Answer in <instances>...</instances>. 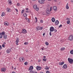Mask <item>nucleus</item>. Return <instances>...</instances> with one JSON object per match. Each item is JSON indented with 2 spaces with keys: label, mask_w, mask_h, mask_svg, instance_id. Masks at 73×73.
<instances>
[{
  "label": "nucleus",
  "mask_w": 73,
  "mask_h": 73,
  "mask_svg": "<svg viewBox=\"0 0 73 73\" xmlns=\"http://www.w3.org/2000/svg\"><path fill=\"white\" fill-rule=\"evenodd\" d=\"M43 61H46V59H43Z\"/></svg>",
  "instance_id": "obj_41"
},
{
  "label": "nucleus",
  "mask_w": 73,
  "mask_h": 73,
  "mask_svg": "<svg viewBox=\"0 0 73 73\" xmlns=\"http://www.w3.org/2000/svg\"><path fill=\"white\" fill-rule=\"evenodd\" d=\"M25 20H26V21H27V20L28 19V18L26 17L25 18Z\"/></svg>",
  "instance_id": "obj_49"
},
{
  "label": "nucleus",
  "mask_w": 73,
  "mask_h": 73,
  "mask_svg": "<svg viewBox=\"0 0 73 73\" xmlns=\"http://www.w3.org/2000/svg\"><path fill=\"white\" fill-rule=\"evenodd\" d=\"M15 9L16 11V12H18V10H17V9Z\"/></svg>",
  "instance_id": "obj_48"
},
{
  "label": "nucleus",
  "mask_w": 73,
  "mask_h": 73,
  "mask_svg": "<svg viewBox=\"0 0 73 73\" xmlns=\"http://www.w3.org/2000/svg\"><path fill=\"white\" fill-rule=\"evenodd\" d=\"M49 35L50 36H52V32H51V31H50V32Z\"/></svg>",
  "instance_id": "obj_39"
},
{
  "label": "nucleus",
  "mask_w": 73,
  "mask_h": 73,
  "mask_svg": "<svg viewBox=\"0 0 73 73\" xmlns=\"http://www.w3.org/2000/svg\"><path fill=\"white\" fill-rule=\"evenodd\" d=\"M19 60L20 62H21V61L24 62L25 61V58L23 57H21L19 58Z\"/></svg>",
  "instance_id": "obj_2"
},
{
  "label": "nucleus",
  "mask_w": 73,
  "mask_h": 73,
  "mask_svg": "<svg viewBox=\"0 0 73 73\" xmlns=\"http://www.w3.org/2000/svg\"><path fill=\"white\" fill-rule=\"evenodd\" d=\"M2 46L3 48H4V47H5V45H4V44H3L2 45Z\"/></svg>",
  "instance_id": "obj_42"
},
{
  "label": "nucleus",
  "mask_w": 73,
  "mask_h": 73,
  "mask_svg": "<svg viewBox=\"0 0 73 73\" xmlns=\"http://www.w3.org/2000/svg\"><path fill=\"white\" fill-rule=\"evenodd\" d=\"M40 30V27H39V28H38V30Z\"/></svg>",
  "instance_id": "obj_56"
},
{
  "label": "nucleus",
  "mask_w": 73,
  "mask_h": 73,
  "mask_svg": "<svg viewBox=\"0 0 73 73\" xmlns=\"http://www.w3.org/2000/svg\"><path fill=\"white\" fill-rule=\"evenodd\" d=\"M58 24H59V21H58V20H56L55 22V25H58Z\"/></svg>",
  "instance_id": "obj_13"
},
{
  "label": "nucleus",
  "mask_w": 73,
  "mask_h": 73,
  "mask_svg": "<svg viewBox=\"0 0 73 73\" xmlns=\"http://www.w3.org/2000/svg\"><path fill=\"white\" fill-rule=\"evenodd\" d=\"M42 27H41L40 28V30H42Z\"/></svg>",
  "instance_id": "obj_46"
},
{
  "label": "nucleus",
  "mask_w": 73,
  "mask_h": 73,
  "mask_svg": "<svg viewBox=\"0 0 73 73\" xmlns=\"http://www.w3.org/2000/svg\"><path fill=\"white\" fill-rule=\"evenodd\" d=\"M36 22H37V20H36V22H35L36 23Z\"/></svg>",
  "instance_id": "obj_63"
},
{
  "label": "nucleus",
  "mask_w": 73,
  "mask_h": 73,
  "mask_svg": "<svg viewBox=\"0 0 73 73\" xmlns=\"http://www.w3.org/2000/svg\"><path fill=\"white\" fill-rule=\"evenodd\" d=\"M25 11V10L24 9H23L22 10V11H21L22 14L23 13H24V12Z\"/></svg>",
  "instance_id": "obj_30"
},
{
  "label": "nucleus",
  "mask_w": 73,
  "mask_h": 73,
  "mask_svg": "<svg viewBox=\"0 0 73 73\" xmlns=\"http://www.w3.org/2000/svg\"><path fill=\"white\" fill-rule=\"evenodd\" d=\"M40 23H43V20H41L40 21Z\"/></svg>",
  "instance_id": "obj_35"
},
{
  "label": "nucleus",
  "mask_w": 73,
  "mask_h": 73,
  "mask_svg": "<svg viewBox=\"0 0 73 73\" xmlns=\"http://www.w3.org/2000/svg\"><path fill=\"white\" fill-rule=\"evenodd\" d=\"M53 9L54 11H56L57 9V8L56 6H54L53 7Z\"/></svg>",
  "instance_id": "obj_18"
},
{
  "label": "nucleus",
  "mask_w": 73,
  "mask_h": 73,
  "mask_svg": "<svg viewBox=\"0 0 73 73\" xmlns=\"http://www.w3.org/2000/svg\"><path fill=\"white\" fill-rule=\"evenodd\" d=\"M27 30L25 29H23L22 31V33H27Z\"/></svg>",
  "instance_id": "obj_8"
},
{
  "label": "nucleus",
  "mask_w": 73,
  "mask_h": 73,
  "mask_svg": "<svg viewBox=\"0 0 73 73\" xmlns=\"http://www.w3.org/2000/svg\"><path fill=\"white\" fill-rule=\"evenodd\" d=\"M46 12L47 14L48 15H49L50 13V11H49V9H47L46 10Z\"/></svg>",
  "instance_id": "obj_7"
},
{
  "label": "nucleus",
  "mask_w": 73,
  "mask_h": 73,
  "mask_svg": "<svg viewBox=\"0 0 73 73\" xmlns=\"http://www.w3.org/2000/svg\"><path fill=\"white\" fill-rule=\"evenodd\" d=\"M45 69L46 70H48V69H49V68H48V66H46Z\"/></svg>",
  "instance_id": "obj_32"
},
{
  "label": "nucleus",
  "mask_w": 73,
  "mask_h": 73,
  "mask_svg": "<svg viewBox=\"0 0 73 73\" xmlns=\"http://www.w3.org/2000/svg\"><path fill=\"white\" fill-rule=\"evenodd\" d=\"M41 49H42V50H44V48H41Z\"/></svg>",
  "instance_id": "obj_55"
},
{
  "label": "nucleus",
  "mask_w": 73,
  "mask_h": 73,
  "mask_svg": "<svg viewBox=\"0 0 73 73\" xmlns=\"http://www.w3.org/2000/svg\"><path fill=\"white\" fill-rule=\"evenodd\" d=\"M68 67L67 66V65L66 64H64V69H66Z\"/></svg>",
  "instance_id": "obj_24"
},
{
  "label": "nucleus",
  "mask_w": 73,
  "mask_h": 73,
  "mask_svg": "<svg viewBox=\"0 0 73 73\" xmlns=\"http://www.w3.org/2000/svg\"><path fill=\"white\" fill-rule=\"evenodd\" d=\"M33 8L34 9L36 8V10L37 11H38V9H39V8H37V5H35V6H34Z\"/></svg>",
  "instance_id": "obj_10"
},
{
  "label": "nucleus",
  "mask_w": 73,
  "mask_h": 73,
  "mask_svg": "<svg viewBox=\"0 0 73 73\" xmlns=\"http://www.w3.org/2000/svg\"><path fill=\"white\" fill-rule=\"evenodd\" d=\"M30 73H32V70L30 71Z\"/></svg>",
  "instance_id": "obj_58"
},
{
  "label": "nucleus",
  "mask_w": 73,
  "mask_h": 73,
  "mask_svg": "<svg viewBox=\"0 0 73 73\" xmlns=\"http://www.w3.org/2000/svg\"><path fill=\"white\" fill-rule=\"evenodd\" d=\"M27 21H27L28 22H30V19H28L27 21Z\"/></svg>",
  "instance_id": "obj_38"
},
{
  "label": "nucleus",
  "mask_w": 73,
  "mask_h": 73,
  "mask_svg": "<svg viewBox=\"0 0 73 73\" xmlns=\"http://www.w3.org/2000/svg\"><path fill=\"white\" fill-rule=\"evenodd\" d=\"M54 32H57V30L56 29L54 30Z\"/></svg>",
  "instance_id": "obj_47"
},
{
  "label": "nucleus",
  "mask_w": 73,
  "mask_h": 73,
  "mask_svg": "<svg viewBox=\"0 0 73 73\" xmlns=\"http://www.w3.org/2000/svg\"><path fill=\"white\" fill-rule=\"evenodd\" d=\"M66 20H69V19L67 18L66 19Z\"/></svg>",
  "instance_id": "obj_59"
},
{
  "label": "nucleus",
  "mask_w": 73,
  "mask_h": 73,
  "mask_svg": "<svg viewBox=\"0 0 73 73\" xmlns=\"http://www.w3.org/2000/svg\"><path fill=\"white\" fill-rule=\"evenodd\" d=\"M39 28V27H36V30L37 31H38V28Z\"/></svg>",
  "instance_id": "obj_31"
},
{
  "label": "nucleus",
  "mask_w": 73,
  "mask_h": 73,
  "mask_svg": "<svg viewBox=\"0 0 73 73\" xmlns=\"http://www.w3.org/2000/svg\"><path fill=\"white\" fill-rule=\"evenodd\" d=\"M70 53L72 54H73V50H72L70 51Z\"/></svg>",
  "instance_id": "obj_28"
},
{
  "label": "nucleus",
  "mask_w": 73,
  "mask_h": 73,
  "mask_svg": "<svg viewBox=\"0 0 73 73\" xmlns=\"http://www.w3.org/2000/svg\"><path fill=\"white\" fill-rule=\"evenodd\" d=\"M3 37L4 39H7V35H4L3 36Z\"/></svg>",
  "instance_id": "obj_17"
},
{
  "label": "nucleus",
  "mask_w": 73,
  "mask_h": 73,
  "mask_svg": "<svg viewBox=\"0 0 73 73\" xmlns=\"http://www.w3.org/2000/svg\"><path fill=\"white\" fill-rule=\"evenodd\" d=\"M1 33V34L2 35V36H4V35H5V33L4 32H3L2 33Z\"/></svg>",
  "instance_id": "obj_19"
},
{
  "label": "nucleus",
  "mask_w": 73,
  "mask_h": 73,
  "mask_svg": "<svg viewBox=\"0 0 73 73\" xmlns=\"http://www.w3.org/2000/svg\"><path fill=\"white\" fill-rule=\"evenodd\" d=\"M70 23V21H67V24H69V23Z\"/></svg>",
  "instance_id": "obj_29"
},
{
  "label": "nucleus",
  "mask_w": 73,
  "mask_h": 73,
  "mask_svg": "<svg viewBox=\"0 0 73 73\" xmlns=\"http://www.w3.org/2000/svg\"><path fill=\"white\" fill-rule=\"evenodd\" d=\"M43 58H46V56H44L43 57Z\"/></svg>",
  "instance_id": "obj_54"
},
{
  "label": "nucleus",
  "mask_w": 73,
  "mask_h": 73,
  "mask_svg": "<svg viewBox=\"0 0 73 73\" xmlns=\"http://www.w3.org/2000/svg\"><path fill=\"white\" fill-rule=\"evenodd\" d=\"M23 16L24 17H27V14L26 13H24Z\"/></svg>",
  "instance_id": "obj_27"
},
{
  "label": "nucleus",
  "mask_w": 73,
  "mask_h": 73,
  "mask_svg": "<svg viewBox=\"0 0 73 73\" xmlns=\"http://www.w3.org/2000/svg\"><path fill=\"white\" fill-rule=\"evenodd\" d=\"M54 29L53 27H51L50 28V32H53Z\"/></svg>",
  "instance_id": "obj_5"
},
{
  "label": "nucleus",
  "mask_w": 73,
  "mask_h": 73,
  "mask_svg": "<svg viewBox=\"0 0 73 73\" xmlns=\"http://www.w3.org/2000/svg\"><path fill=\"white\" fill-rule=\"evenodd\" d=\"M45 33H44L43 34V36H45Z\"/></svg>",
  "instance_id": "obj_52"
},
{
  "label": "nucleus",
  "mask_w": 73,
  "mask_h": 73,
  "mask_svg": "<svg viewBox=\"0 0 73 73\" xmlns=\"http://www.w3.org/2000/svg\"><path fill=\"white\" fill-rule=\"evenodd\" d=\"M4 25L6 26H8L9 25V23L8 22H5L4 23Z\"/></svg>",
  "instance_id": "obj_11"
},
{
  "label": "nucleus",
  "mask_w": 73,
  "mask_h": 73,
  "mask_svg": "<svg viewBox=\"0 0 73 73\" xmlns=\"http://www.w3.org/2000/svg\"><path fill=\"white\" fill-rule=\"evenodd\" d=\"M11 50L9 49V50H7V51H6V52L8 54H9V53H11Z\"/></svg>",
  "instance_id": "obj_14"
},
{
  "label": "nucleus",
  "mask_w": 73,
  "mask_h": 73,
  "mask_svg": "<svg viewBox=\"0 0 73 73\" xmlns=\"http://www.w3.org/2000/svg\"><path fill=\"white\" fill-rule=\"evenodd\" d=\"M25 12H26V13H29V11H25Z\"/></svg>",
  "instance_id": "obj_44"
},
{
  "label": "nucleus",
  "mask_w": 73,
  "mask_h": 73,
  "mask_svg": "<svg viewBox=\"0 0 73 73\" xmlns=\"http://www.w3.org/2000/svg\"><path fill=\"white\" fill-rule=\"evenodd\" d=\"M5 15V13H4V12H3L1 16L2 17H3V16H4Z\"/></svg>",
  "instance_id": "obj_25"
},
{
  "label": "nucleus",
  "mask_w": 73,
  "mask_h": 73,
  "mask_svg": "<svg viewBox=\"0 0 73 73\" xmlns=\"http://www.w3.org/2000/svg\"><path fill=\"white\" fill-rule=\"evenodd\" d=\"M42 68L41 67H40L39 66H37L36 67V69L37 70H41Z\"/></svg>",
  "instance_id": "obj_9"
},
{
  "label": "nucleus",
  "mask_w": 73,
  "mask_h": 73,
  "mask_svg": "<svg viewBox=\"0 0 73 73\" xmlns=\"http://www.w3.org/2000/svg\"><path fill=\"white\" fill-rule=\"evenodd\" d=\"M60 65H63L64 64V62H62L61 63V62H60L59 63Z\"/></svg>",
  "instance_id": "obj_23"
},
{
  "label": "nucleus",
  "mask_w": 73,
  "mask_h": 73,
  "mask_svg": "<svg viewBox=\"0 0 73 73\" xmlns=\"http://www.w3.org/2000/svg\"><path fill=\"white\" fill-rule=\"evenodd\" d=\"M45 1V0H38V2L40 4H44Z\"/></svg>",
  "instance_id": "obj_4"
},
{
  "label": "nucleus",
  "mask_w": 73,
  "mask_h": 73,
  "mask_svg": "<svg viewBox=\"0 0 73 73\" xmlns=\"http://www.w3.org/2000/svg\"><path fill=\"white\" fill-rule=\"evenodd\" d=\"M33 69V67L32 66H31L30 67L29 70H32Z\"/></svg>",
  "instance_id": "obj_16"
},
{
  "label": "nucleus",
  "mask_w": 73,
  "mask_h": 73,
  "mask_svg": "<svg viewBox=\"0 0 73 73\" xmlns=\"http://www.w3.org/2000/svg\"><path fill=\"white\" fill-rule=\"evenodd\" d=\"M51 20L52 22H53V23H54L55 21V19L54 18H52Z\"/></svg>",
  "instance_id": "obj_21"
},
{
  "label": "nucleus",
  "mask_w": 73,
  "mask_h": 73,
  "mask_svg": "<svg viewBox=\"0 0 73 73\" xmlns=\"http://www.w3.org/2000/svg\"><path fill=\"white\" fill-rule=\"evenodd\" d=\"M26 9L27 11H28V9H29L28 8H27Z\"/></svg>",
  "instance_id": "obj_53"
},
{
  "label": "nucleus",
  "mask_w": 73,
  "mask_h": 73,
  "mask_svg": "<svg viewBox=\"0 0 73 73\" xmlns=\"http://www.w3.org/2000/svg\"><path fill=\"white\" fill-rule=\"evenodd\" d=\"M54 0V1L55 2H56V1H57V0Z\"/></svg>",
  "instance_id": "obj_62"
},
{
  "label": "nucleus",
  "mask_w": 73,
  "mask_h": 73,
  "mask_svg": "<svg viewBox=\"0 0 73 73\" xmlns=\"http://www.w3.org/2000/svg\"><path fill=\"white\" fill-rule=\"evenodd\" d=\"M46 73H50V72L49 71H47L46 72Z\"/></svg>",
  "instance_id": "obj_40"
},
{
  "label": "nucleus",
  "mask_w": 73,
  "mask_h": 73,
  "mask_svg": "<svg viewBox=\"0 0 73 73\" xmlns=\"http://www.w3.org/2000/svg\"><path fill=\"white\" fill-rule=\"evenodd\" d=\"M61 50H62V51L63 50H64V48H60Z\"/></svg>",
  "instance_id": "obj_33"
},
{
  "label": "nucleus",
  "mask_w": 73,
  "mask_h": 73,
  "mask_svg": "<svg viewBox=\"0 0 73 73\" xmlns=\"http://www.w3.org/2000/svg\"><path fill=\"white\" fill-rule=\"evenodd\" d=\"M71 2H72V3H73V0H72L71 1Z\"/></svg>",
  "instance_id": "obj_57"
},
{
  "label": "nucleus",
  "mask_w": 73,
  "mask_h": 73,
  "mask_svg": "<svg viewBox=\"0 0 73 73\" xmlns=\"http://www.w3.org/2000/svg\"><path fill=\"white\" fill-rule=\"evenodd\" d=\"M19 41V39L18 38H17L16 40L15 41L16 45H18Z\"/></svg>",
  "instance_id": "obj_6"
},
{
  "label": "nucleus",
  "mask_w": 73,
  "mask_h": 73,
  "mask_svg": "<svg viewBox=\"0 0 73 73\" xmlns=\"http://www.w3.org/2000/svg\"><path fill=\"white\" fill-rule=\"evenodd\" d=\"M45 44L47 45H49V43H48V42H46Z\"/></svg>",
  "instance_id": "obj_37"
},
{
  "label": "nucleus",
  "mask_w": 73,
  "mask_h": 73,
  "mask_svg": "<svg viewBox=\"0 0 73 73\" xmlns=\"http://www.w3.org/2000/svg\"><path fill=\"white\" fill-rule=\"evenodd\" d=\"M24 64L25 65H28V63L27 62H26Z\"/></svg>",
  "instance_id": "obj_34"
},
{
  "label": "nucleus",
  "mask_w": 73,
  "mask_h": 73,
  "mask_svg": "<svg viewBox=\"0 0 73 73\" xmlns=\"http://www.w3.org/2000/svg\"><path fill=\"white\" fill-rule=\"evenodd\" d=\"M6 11L7 12H11V9L7 8L6 9Z\"/></svg>",
  "instance_id": "obj_12"
},
{
  "label": "nucleus",
  "mask_w": 73,
  "mask_h": 73,
  "mask_svg": "<svg viewBox=\"0 0 73 73\" xmlns=\"http://www.w3.org/2000/svg\"><path fill=\"white\" fill-rule=\"evenodd\" d=\"M2 48V47L1 45H0V48H1V49Z\"/></svg>",
  "instance_id": "obj_50"
},
{
  "label": "nucleus",
  "mask_w": 73,
  "mask_h": 73,
  "mask_svg": "<svg viewBox=\"0 0 73 73\" xmlns=\"http://www.w3.org/2000/svg\"><path fill=\"white\" fill-rule=\"evenodd\" d=\"M24 44L25 45H28V42H25Z\"/></svg>",
  "instance_id": "obj_36"
},
{
  "label": "nucleus",
  "mask_w": 73,
  "mask_h": 73,
  "mask_svg": "<svg viewBox=\"0 0 73 73\" xmlns=\"http://www.w3.org/2000/svg\"><path fill=\"white\" fill-rule=\"evenodd\" d=\"M52 7H50V11H52Z\"/></svg>",
  "instance_id": "obj_51"
},
{
  "label": "nucleus",
  "mask_w": 73,
  "mask_h": 73,
  "mask_svg": "<svg viewBox=\"0 0 73 73\" xmlns=\"http://www.w3.org/2000/svg\"><path fill=\"white\" fill-rule=\"evenodd\" d=\"M62 68H64V65L63 66Z\"/></svg>",
  "instance_id": "obj_64"
},
{
  "label": "nucleus",
  "mask_w": 73,
  "mask_h": 73,
  "mask_svg": "<svg viewBox=\"0 0 73 73\" xmlns=\"http://www.w3.org/2000/svg\"><path fill=\"white\" fill-rule=\"evenodd\" d=\"M62 27V25H60L59 26V28H60V27Z\"/></svg>",
  "instance_id": "obj_45"
},
{
  "label": "nucleus",
  "mask_w": 73,
  "mask_h": 73,
  "mask_svg": "<svg viewBox=\"0 0 73 73\" xmlns=\"http://www.w3.org/2000/svg\"><path fill=\"white\" fill-rule=\"evenodd\" d=\"M69 40L70 41H73V36L72 35H70L69 36L68 38Z\"/></svg>",
  "instance_id": "obj_3"
},
{
  "label": "nucleus",
  "mask_w": 73,
  "mask_h": 73,
  "mask_svg": "<svg viewBox=\"0 0 73 73\" xmlns=\"http://www.w3.org/2000/svg\"><path fill=\"white\" fill-rule=\"evenodd\" d=\"M35 19L36 20H37V17H35Z\"/></svg>",
  "instance_id": "obj_60"
},
{
  "label": "nucleus",
  "mask_w": 73,
  "mask_h": 73,
  "mask_svg": "<svg viewBox=\"0 0 73 73\" xmlns=\"http://www.w3.org/2000/svg\"><path fill=\"white\" fill-rule=\"evenodd\" d=\"M1 70L2 71V72H5L6 70H5V68H2L1 69Z\"/></svg>",
  "instance_id": "obj_15"
},
{
  "label": "nucleus",
  "mask_w": 73,
  "mask_h": 73,
  "mask_svg": "<svg viewBox=\"0 0 73 73\" xmlns=\"http://www.w3.org/2000/svg\"><path fill=\"white\" fill-rule=\"evenodd\" d=\"M68 61L70 64H72L73 63V60L71 58H68Z\"/></svg>",
  "instance_id": "obj_1"
},
{
  "label": "nucleus",
  "mask_w": 73,
  "mask_h": 73,
  "mask_svg": "<svg viewBox=\"0 0 73 73\" xmlns=\"http://www.w3.org/2000/svg\"><path fill=\"white\" fill-rule=\"evenodd\" d=\"M9 5H11L12 4V1L11 0H9Z\"/></svg>",
  "instance_id": "obj_22"
},
{
  "label": "nucleus",
  "mask_w": 73,
  "mask_h": 73,
  "mask_svg": "<svg viewBox=\"0 0 73 73\" xmlns=\"http://www.w3.org/2000/svg\"><path fill=\"white\" fill-rule=\"evenodd\" d=\"M3 36L1 34V33H0V38H3Z\"/></svg>",
  "instance_id": "obj_26"
},
{
  "label": "nucleus",
  "mask_w": 73,
  "mask_h": 73,
  "mask_svg": "<svg viewBox=\"0 0 73 73\" xmlns=\"http://www.w3.org/2000/svg\"><path fill=\"white\" fill-rule=\"evenodd\" d=\"M11 73H16V72H12Z\"/></svg>",
  "instance_id": "obj_61"
},
{
  "label": "nucleus",
  "mask_w": 73,
  "mask_h": 73,
  "mask_svg": "<svg viewBox=\"0 0 73 73\" xmlns=\"http://www.w3.org/2000/svg\"><path fill=\"white\" fill-rule=\"evenodd\" d=\"M66 8L67 9H68L69 8V7L68 6V3H67L66 6Z\"/></svg>",
  "instance_id": "obj_20"
},
{
  "label": "nucleus",
  "mask_w": 73,
  "mask_h": 73,
  "mask_svg": "<svg viewBox=\"0 0 73 73\" xmlns=\"http://www.w3.org/2000/svg\"><path fill=\"white\" fill-rule=\"evenodd\" d=\"M17 5L18 6H20V3H17Z\"/></svg>",
  "instance_id": "obj_43"
}]
</instances>
